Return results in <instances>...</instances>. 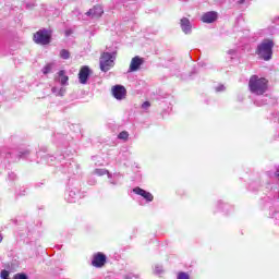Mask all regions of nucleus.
<instances>
[{
    "instance_id": "nucleus-1",
    "label": "nucleus",
    "mask_w": 279,
    "mask_h": 279,
    "mask_svg": "<svg viewBox=\"0 0 279 279\" xmlns=\"http://www.w3.org/2000/svg\"><path fill=\"white\" fill-rule=\"evenodd\" d=\"M248 88L253 95H265L267 88H269V81L258 75H253L248 82Z\"/></svg>"
},
{
    "instance_id": "nucleus-2",
    "label": "nucleus",
    "mask_w": 279,
    "mask_h": 279,
    "mask_svg": "<svg viewBox=\"0 0 279 279\" xmlns=\"http://www.w3.org/2000/svg\"><path fill=\"white\" fill-rule=\"evenodd\" d=\"M256 56L259 60H264L265 62H269L271 58H274V40L264 39L256 49Z\"/></svg>"
},
{
    "instance_id": "nucleus-3",
    "label": "nucleus",
    "mask_w": 279,
    "mask_h": 279,
    "mask_svg": "<svg viewBox=\"0 0 279 279\" xmlns=\"http://www.w3.org/2000/svg\"><path fill=\"white\" fill-rule=\"evenodd\" d=\"M53 32L43 28L37 31L34 35H33V40L36 45H50L51 44V36H52Z\"/></svg>"
},
{
    "instance_id": "nucleus-4",
    "label": "nucleus",
    "mask_w": 279,
    "mask_h": 279,
    "mask_svg": "<svg viewBox=\"0 0 279 279\" xmlns=\"http://www.w3.org/2000/svg\"><path fill=\"white\" fill-rule=\"evenodd\" d=\"M114 58H117V52H102L100 56V70L104 73H108L112 66H114Z\"/></svg>"
},
{
    "instance_id": "nucleus-5",
    "label": "nucleus",
    "mask_w": 279,
    "mask_h": 279,
    "mask_svg": "<svg viewBox=\"0 0 279 279\" xmlns=\"http://www.w3.org/2000/svg\"><path fill=\"white\" fill-rule=\"evenodd\" d=\"M107 260L108 257H106V254L98 252L93 255L92 265L97 269H101V267L106 265Z\"/></svg>"
},
{
    "instance_id": "nucleus-6",
    "label": "nucleus",
    "mask_w": 279,
    "mask_h": 279,
    "mask_svg": "<svg viewBox=\"0 0 279 279\" xmlns=\"http://www.w3.org/2000/svg\"><path fill=\"white\" fill-rule=\"evenodd\" d=\"M111 93L114 99L121 100V99H125V96L128 95V89H125L123 85H114L111 88Z\"/></svg>"
},
{
    "instance_id": "nucleus-7",
    "label": "nucleus",
    "mask_w": 279,
    "mask_h": 279,
    "mask_svg": "<svg viewBox=\"0 0 279 279\" xmlns=\"http://www.w3.org/2000/svg\"><path fill=\"white\" fill-rule=\"evenodd\" d=\"M144 63H145V59H143L138 56L132 58L130 66H129V73H134V72L138 71V69H141V66H143Z\"/></svg>"
},
{
    "instance_id": "nucleus-8",
    "label": "nucleus",
    "mask_w": 279,
    "mask_h": 279,
    "mask_svg": "<svg viewBox=\"0 0 279 279\" xmlns=\"http://www.w3.org/2000/svg\"><path fill=\"white\" fill-rule=\"evenodd\" d=\"M88 77H90V68H88V65H83L78 72L80 84H87Z\"/></svg>"
},
{
    "instance_id": "nucleus-9",
    "label": "nucleus",
    "mask_w": 279,
    "mask_h": 279,
    "mask_svg": "<svg viewBox=\"0 0 279 279\" xmlns=\"http://www.w3.org/2000/svg\"><path fill=\"white\" fill-rule=\"evenodd\" d=\"M85 14L86 16H90L92 19H101L104 14V8L99 4L94 5Z\"/></svg>"
},
{
    "instance_id": "nucleus-10",
    "label": "nucleus",
    "mask_w": 279,
    "mask_h": 279,
    "mask_svg": "<svg viewBox=\"0 0 279 279\" xmlns=\"http://www.w3.org/2000/svg\"><path fill=\"white\" fill-rule=\"evenodd\" d=\"M133 193H135V195H141V197L146 199V202H154V195L151 193L141 189L140 186L133 189Z\"/></svg>"
},
{
    "instance_id": "nucleus-11",
    "label": "nucleus",
    "mask_w": 279,
    "mask_h": 279,
    "mask_svg": "<svg viewBox=\"0 0 279 279\" xmlns=\"http://www.w3.org/2000/svg\"><path fill=\"white\" fill-rule=\"evenodd\" d=\"M202 21L203 23H215V21H217V12L210 11L203 14Z\"/></svg>"
},
{
    "instance_id": "nucleus-12",
    "label": "nucleus",
    "mask_w": 279,
    "mask_h": 279,
    "mask_svg": "<svg viewBox=\"0 0 279 279\" xmlns=\"http://www.w3.org/2000/svg\"><path fill=\"white\" fill-rule=\"evenodd\" d=\"M59 82L61 86H66L69 84V76L66 75V72L64 70H60L59 73Z\"/></svg>"
},
{
    "instance_id": "nucleus-13",
    "label": "nucleus",
    "mask_w": 279,
    "mask_h": 279,
    "mask_svg": "<svg viewBox=\"0 0 279 279\" xmlns=\"http://www.w3.org/2000/svg\"><path fill=\"white\" fill-rule=\"evenodd\" d=\"M181 27L185 34H189L191 32V21L187 17L181 19Z\"/></svg>"
},
{
    "instance_id": "nucleus-14",
    "label": "nucleus",
    "mask_w": 279,
    "mask_h": 279,
    "mask_svg": "<svg viewBox=\"0 0 279 279\" xmlns=\"http://www.w3.org/2000/svg\"><path fill=\"white\" fill-rule=\"evenodd\" d=\"M59 56L62 60H69V58H71V52L66 49H61Z\"/></svg>"
},
{
    "instance_id": "nucleus-15",
    "label": "nucleus",
    "mask_w": 279,
    "mask_h": 279,
    "mask_svg": "<svg viewBox=\"0 0 279 279\" xmlns=\"http://www.w3.org/2000/svg\"><path fill=\"white\" fill-rule=\"evenodd\" d=\"M118 138L120 141H128L130 138V133H128V131H122L119 133Z\"/></svg>"
},
{
    "instance_id": "nucleus-16",
    "label": "nucleus",
    "mask_w": 279,
    "mask_h": 279,
    "mask_svg": "<svg viewBox=\"0 0 279 279\" xmlns=\"http://www.w3.org/2000/svg\"><path fill=\"white\" fill-rule=\"evenodd\" d=\"M51 69H53V64L51 63L46 64L43 69L44 75H47L51 71Z\"/></svg>"
},
{
    "instance_id": "nucleus-17",
    "label": "nucleus",
    "mask_w": 279,
    "mask_h": 279,
    "mask_svg": "<svg viewBox=\"0 0 279 279\" xmlns=\"http://www.w3.org/2000/svg\"><path fill=\"white\" fill-rule=\"evenodd\" d=\"M94 173L96 175H106V173H108V170H106V169H95Z\"/></svg>"
},
{
    "instance_id": "nucleus-18",
    "label": "nucleus",
    "mask_w": 279,
    "mask_h": 279,
    "mask_svg": "<svg viewBox=\"0 0 279 279\" xmlns=\"http://www.w3.org/2000/svg\"><path fill=\"white\" fill-rule=\"evenodd\" d=\"M177 279H191V277L186 272H179Z\"/></svg>"
},
{
    "instance_id": "nucleus-19",
    "label": "nucleus",
    "mask_w": 279,
    "mask_h": 279,
    "mask_svg": "<svg viewBox=\"0 0 279 279\" xmlns=\"http://www.w3.org/2000/svg\"><path fill=\"white\" fill-rule=\"evenodd\" d=\"M0 276H1L2 279H9L10 278V271L2 270Z\"/></svg>"
},
{
    "instance_id": "nucleus-20",
    "label": "nucleus",
    "mask_w": 279,
    "mask_h": 279,
    "mask_svg": "<svg viewBox=\"0 0 279 279\" xmlns=\"http://www.w3.org/2000/svg\"><path fill=\"white\" fill-rule=\"evenodd\" d=\"M13 279H27V275H25V274H17V275L14 276Z\"/></svg>"
},
{
    "instance_id": "nucleus-21",
    "label": "nucleus",
    "mask_w": 279,
    "mask_h": 279,
    "mask_svg": "<svg viewBox=\"0 0 279 279\" xmlns=\"http://www.w3.org/2000/svg\"><path fill=\"white\" fill-rule=\"evenodd\" d=\"M151 106V104L149 101H145L142 105V108H149Z\"/></svg>"
},
{
    "instance_id": "nucleus-22",
    "label": "nucleus",
    "mask_w": 279,
    "mask_h": 279,
    "mask_svg": "<svg viewBox=\"0 0 279 279\" xmlns=\"http://www.w3.org/2000/svg\"><path fill=\"white\" fill-rule=\"evenodd\" d=\"M275 175H276V178H278V180H279V168L276 170Z\"/></svg>"
},
{
    "instance_id": "nucleus-23",
    "label": "nucleus",
    "mask_w": 279,
    "mask_h": 279,
    "mask_svg": "<svg viewBox=\"0 0 279 279\" xmlns=\"http://www.w3.org/2000/svg\"><path fill=\"white\" fill-rule=\"evenodd\" d=\"M244 2H245L244 0H239L238 5H243Z\"/></svg>"
},
{
    "instance_id": "nucleus-24",
    "label": "nucleus",
    "mask_w": 279,
    "mask_h": 279,
    "mask_svg": "<svg viewBox=\"0 0 279 279\" xmlns=\"http://www.w3.org/2000/svg\"><path fill=\"white\" fill-rule=\"evenodd\" d=\"M71 33H72L71 31H66V32H65V35H66V36H70Z\"/></svg>"
},
{
    "instance_id": "nucleus-25",
    "label": "nucleus",
    "mask_w": 279,
    "mask_h": 279,
    "mask_svg": "<svg viewBox=\"0 0 279 279\" xmlns=\"http://www.w3.org/2000/svg\"><path fill=\"white\" fill-rule=\"evenodd\" d=\"M1 241H3V236L0 234V243H1Z\"/></svg>"
},
{
    "instance_id": "nucleus-26",
    "label": "nucleus",
    "mask_w": 279,
    "mask_h": 279,
    "mask_svg": "<svg viewBox=\"0 0 279 279\" xmlns=\"http://www.w3.org/2000/svg\"><path fill=\"white\" fill-rule=\"evenodd\" d=\"M257 106H260V104H257Z\"/></svg>"
}]
</instances>
